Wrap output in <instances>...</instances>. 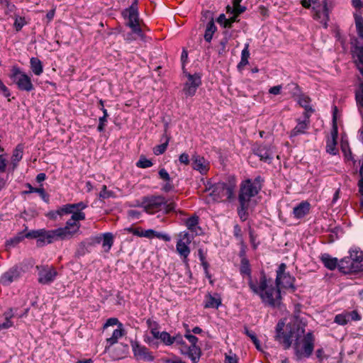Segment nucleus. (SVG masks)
Listing matches in <instances>:
<instances>
[{
    "label": "nucleus",
    "mask_w": 363,
    "mask_h": 363,
    "mask_svg": "<svg viewBox=\"0 0 363 363\" xmlns=\"http://www.w3.org/2000/svg\"><path fill=\"white\" fill-rule=\"evenodd\" d=\"M306 323L298 316H294L286 324L280 320L276 326L275 340L285 350L294 343L295 354L298 359L308 357L314 348V335L312 332H305Z\"/></svg>",
    "instance_id": "nucleus-1"
},
{
    "label": "nucleus",
    "mask_w": 363,
    "mask_h": 363,
    "mask_svg": "<svg viewBox=\"0 0 363 363\" xmlns=\"http://www.w3.org/2000/svg\"><path fill=\"white\" fill-rule=\"evenodd\" d=\"M248 285L252 292L258 296L264 304L272 307L280 305L281 301L280 289L272 279H267L264 275H261L259 279L250 277Z\"/></svg>",
    "instance_id": "nucleus-2"
},
{
    "label": "nucleus",
    "mask_w": 363,
    "mask_h": 363,
    "mask_svg": "<svg viewBox=\"0 0 363 363\" xmlns=\"http://www.w3.org/2000/svg\"><path fill=\"white\" fill-rule=\"evenodd\" d=\"M143 208V211L149 214H154L161 210L168 213L174 209L173 202L168 203L162 196H151L144 197L140 204L138 205Z\"/></svg>",
    "instance_id": "nucleus-3"
},
{
    "label": "nucleus",
    "mask_w": 363,
    "mask_h": 363,
    "mask_svg": "<svg viewBox=\"0 0 363 363\" xmlns=\"http://www.w3.org/2000/svg\"><path fill=\"white\" fill-rule=\"evenodd\" d=\"M208 191L209 193L206 197V202L211 203L230 199L233 196L234 187L225 183H217L209 188Z\"/></svg>",
    "instance_id": "nucleus-4"
},
{
    "label": "nucleus",
    "mask_w": 363,
    "mask_h": 363,
    "mask_svg": "<svg viewBox=\"0 0 363 363\" xmlns=\"http://www.w3.org/2000/svg\"><path fill=\"white\" fill-rule=\"evenodd\" d=\"M261 189L259 177L255 180L246 179L242 182L239 194V201L240 205H247L249 203L252 197L256 196Z\"/></svg>",
    "instance_id": "nucleus-5"
},
{
    "label": "nucleus",
    "mask_w": 363,
    "mask_h": 363,
    "mask_svg": "<svg viewBox=\"0 0 363 363\" xmlns=\"http://www.w3.org/2000/svg\"><path fill=\"white\" fill-rule=\"evenodd\" d=\"M10 78L20 90L30 91L33 89L30 77L17 66L12 67Z\"/></svg>",
    "instance_id": "nucleus-6"
},
{
    "label": "nucleus",
    "mask_w": 363,
    "mask_h": 363,
    "mask_svg": "<svg viewBox=\"0 0 363 363\" xmlns=\"http://www.w3.org/2000/svg\"><path fill=\"white\" fill-rule=\"evenodd\" d=\"M363 260V252L359 248L352 247L350 250V256L340 261V269L344 272H348L355 269L354 264L360 263Z\"/></svg>",
    "instance_id": "nucleus-7"
},
{
    "label": "nucleus",
    "mask_w": 363,
    "mask_h": 363,
    "mask_svg": "<svg viewBox=\"0 0 363 363\" xmlns=\"http://www.w3.org/2000/svg\"><path fill=\"white\" fill-rule=\"evenodd\" d=\"M191 239L188 232L183 231L178 234L176 250L185 264H187L188 257L191 252Z\"/></svg>",
    "instance_id": "nucleus-8"
},
{
    "label": "nucleus",
    "mask_w": 363,
    "mask_h": 363,
    "mask_svg": "<svg viewBox=\"0 0 363 363\" xmlns=\"http://www.w3.org/2000/svg\"><path fill=\"white\" fill-rule=\"evenodd\" d=\"M123 15L125 18L128 19L127 25L132 29L133 32L140 35L142 30L139 24L137 0L123 12Z\"/></svg>",
    "instance_id": "nucleus-9"
},
{
    "label": "nucleus",
    "mask_w": 363,
    "mask_h": 363,
    "mask_svg": "<svg viewBox=\"0 0 363 363\" xmlns=\"http://www.w3.org/2000/svg\"><path fill=\"white\" fill-rule=\"evenodd\" d=\"M286 266L282 263L279 266L277 271L276 285L285 289L294 288V278L290 274L285 273Z\"/></svg>",
    "instance_id": "nucleus-10"
},
{
    "label": "nucleus",
    "mask_w": 363,
    "mask_h": 363,
    "mask_svg": "<svg viewBox=\"0 0 363 363\" xmlns=\"http://www.w3.org/2000/svg\"><path fill=\"white\" fill-rule=\"evenodd\" d=\"M133 355L138 361L152 362L154 360L152 353L144 345H140L138 341L130 342Z\"/></svg>",
    "instance_id": "nucleus-11"
},
{
    "label": "nucleus",
    "mask_w": 363,
    "mask_h": 363,
    "mask_svg": "<svg viewBox=\"0 0 363 363\" xmlns=\"http://www.w3.org/2000/svg\"><path fill=\"white\" fill-rule=\"evenodd\" d=\"M80 224H76L73 221L66 223L65 227L55 229L57 240H65L72 238L79 230Z\"/></svg>",
    "instance_id": "nucleus-12"
},
{
    "label": "nucleus",
    "mask_w": 363,
    "mask_h": 363,
    "mask_svg": "<svg viewBox=\"0 0 363 363\" xmlns=\"http://www.w3.org/2000/svg\"><path fill=\"white\" fill-rule=\"evenodd\" d=\"M188 80L184 84L183 91L186 96H192L196 94L197 88L201 85V80L199 74H190L187 75Z\"/></svg>",
    "instance_id": "nucleus-13"
},
{
    "label": "nucleus",
    "mask_w": 363,
    "mask_h": 363,
    "mask_svg": "<svg viewBox=\"0 0 363 363\" xmlns=\"http://www.w3.org/2000/svg\"><path fill=\"white\" fill-rule=\"evenodd\" d=\"M313 9L314 10V18L326 28L329 19V11L325 0H323L322 4L314 6Z\"/></svg>",
    "instance_id": "nucleus-14"
},
{
    "label": "nucleus",
    "mask_w": 363,
    "mask_h": 363,
    "mask_svg": "<svg viewBox=\"0 0 363 363\" xmlns=\"http://www.w3.org/2000/svg\"><path fill=\"white\" fill-rule=\"evenodd\" d=\"M191 165L194 170L199 172L201 174H206L209 171L210 163L203 157L194 154L191 159Z\"/></svg>",
    "instance_id": "nucleus-15"
},
{
    "label": "nucleus",
    "mask_w": 363,
    "mask_h": 363,
    "mask_svg": "<svg viewBox=\"0 0 363 363\" xmlns=\"http://www.w3.org/2000/svg\"><path fill=\"white\" fill-rule=\"evenodd\" d=\"M336 111L337 108H334V113H333V130L331 132V138H328L327 140L326 144V151L330 155H335L337 152V149L336 148L337 145V127L336 125Z\"/></svg>",
    "instance_id": "nucleus-16"
},
{
    "label": "nucleus",
    "mask_w": 363,
    "mask_h": 363,
    "mask_svg": "<svg viewBox=\"0 0 363 363\" xmlns=\"http://www.w3.org/2000/svg\"><path fill=\"white\" fill-rule=\"evenodd\" d=\"M57 275L55 268L52 267H43L39 269L38 281L43 284H48L54 281Z\"/></svg>",
    "instance_id": "nucleus-17"
},
{
    "label": "nucleus",
    "mask_w": 363,
    "mask_h": 363,
    "mask_svg": "<svg viewBox=\"0 0 363 363\" xmlns=\"http://www.w3.org/2000/svg\"><path fill=\"white\" fill-rule=\"evenodd\" d=\"M179 350L182 354L186 355L191 359L192 363L199 362L201 354V351L199 347L187 346L184 342V345L179 347Z\"/></svg>",
    "instance_id": "nucleus-18"
},
{
    "label": "nucleus",
    "mask_w": 363,
    "mask_h": 363,
    "mask_svg": "<svg viewBox=\"0 0 363 363\" xmlns=\"http://www.w3.org/2000/svg\"><path fill=\"white\" fill-rule=\"evenodd\" d=\"M149 327H150V333L155 339L160 340L165 345H171L174 343L173 337H172L167 332H160L157 328H153L151 325L150 320H147Z\"/></svg>",
    "instance_id": "nucleus-19"
},
{
    "label": "nucleus",
    "mask_w": 363,
    "mask_h": 363,
    "mask_svg": "<svg viewBox=\"0 0 363 363\" xmlns=\"http://www.w3.org/2000/svg\"><path fill=\"white\" fill-rule=\"evenodd\" d=\"M222 303L221 297L218 294H208L205 296L204 307L206 308H218Z\"/></svg>",
    "instance_id": "nucleus-20"
},
{
    "label": "nucleus",
    "mask_w": 363,
    "mask_h": 363,
    "mask_svg": "<svg viewBox=\"0 0 363 363\" xmlns=\"http://www.w3.org/2000/svg\"><path fill=\"white\" fill-rule=\"evenodd\" d=\"M20 277V272L17 268H11L2 274L0 281L5 284H10Z\"/></svg>",
    "instance_id": "nucleus-21"
},
{
    "label": "nucleus",
    "mask_w": 363,
    "mask_h": 363,
    "mask_svg": "<svg viewBox=\"0 0 363 363\" xmlns=\"http://www.w3.org/2000/svg\"><path fill=\"white\" fill-rule=\"evenodd\" d=\"M310 210V203L307 201H302L295 206L293 210L294 218L299 219L306 216Z\"/></svg>",
    "instance_id": "nucleus-22"
},
{
    "label": "nucleus",
    "mask_w": 363,
    "mask_h": 363,
    "mask_svg": "<svg viewBox=\"0 0 363 363\" xmlns=\"http://www.w3.org/2000/svg\"><path fill=\"white\" fill-rule=\"evenodd\" d=\"M125 332L123 324L119 323L117 328L113 331L111 336L106 339V342L108 345V347L117 343L118 340L125 335Z\"/></svg>",
    "instance_id": "nucleus-23"
},
{
    "label": "nucleus",
    "mask_w": 363,
    "mask_h": 363,
    "mask_svg": "<svg viewBox=\"0 0 363 363\" xmlns=\"http://www.w3.org/2000/svg\"><path fill=\"white\" fill-rule=\"evenodd\" d=\"M56 240L55 230H47L44 228L40 229V238L38 240V243H52Z\"/></svg>",
    "instance_id": "nucleus-24"
},
{
    "label": "nucleus",
    "mask_w": 363,
    "mask_h": 363,
    "mask_svg": "<svg viewBox=\"0 0 363 363\" xmlns=\"http://www.w3.org/2000/svg\"><path fill=\"white\" fill-rule=\"evenodd\" d=\"M140 237L147 238L150 239L157 238L167 242H169L171 240V238L168 234L159 233L152 229L141 230Z\"/></svg>",
    "instance_id": "nucleus-25"
},
{
    "label": "nucleus",
    "mask_w": 363,
    "mask_h": 363,
    "mask_svg": "<svg viewBox=\"0 0 363 363\" xmlns=\"http://www.w3.org/2000/svg\"><path fill=\"white\" fill-rule=\"evenodd\" d=\"M307 119L300 121H298L297 125L296 127L291 131L290 133V137H295L300 134H303L306 133V130H307L309 124V116H306Z\"/></svg>",
    "instance_id": "nucleus-26"
},
{
    "label": "nucleus",
    "mask_w": 363,
    "mask_h": 363,
    "mask_svg": "<svg viewBox=\"0 0 363 363\" xmlns=\"http://www.w3.org/2000/svg\"><path fill=\"white\" fill-rule=\"evenodd\" d=\"M324 266L330 270L335 269L337 266L340 267V262L335 257H332L328 254H323L320 257Z\"/></svg>",
    "instance_id": "nucleus-27"
},
{
    "label": "nucleus",
    "mask_w": 363,
    "mask_h": 363,
    "mask_svg": "<svg viewBox=\"0 0 363 363\" xmlns=\"http://www.w3.org/2000/svg\"><path fill=\"white\" fill-rule=\"evenodd\" d=\"M199 218L197 216H192L186 220V225L187 228L195 235H199L201 233V229L198 225Z\"/></svg>",
    "instance_id": "nucleus-28"
},
{
    "label": "nucleus",
    "mask_w": 363,
    "mask_h": 363,
    "mask_svg": "<svg viewBox=\"0 0 363 363\" xmlns=\"http://www.w3.org/2000/svg\"><path fill=\"white\" fill-rule=\"evenodd\" d=\"M257 155L261 160L267 162H270L273 157V152L271 149L265 146L259 147L257 150Z\"/></svg>",
    "instance_id": "nucleus-29"
},
{
    "label": "nucleus",
    "mask_w": 363,
    "mask_h": 363,
    "mask_svg": "<svg viewBox=\"0 0 363 363\" xmlns=\"http://www.w3.org/2000/svg\"><path fill=\"white\" fill-rule=\"evenodd\" d=\"M354 57L359 71L363 75V48H356L354 51Z\"/></svg>",
    "instance_id": "nucleus-30"
},
{
    "label": "nucleus",
    "mask_w": 363,
    "mask_h": 363,
    "mask_svg": "<svg viewBox=\"0 0 363 363\" xmlns=\"http://www.w3.org/2000/svg\"><path fill=\"white\" fill-rule=\"evenodd\" d=\"M30 69L35 75H40L43 72V67L41 61L37 57H31L30 60Z\"/></svg>",
    "instance_id": "nucleus-31"
},
{
    "label": "nucleus",
    "mask_w": 363,
    "mask_h": 363,
    "mask_svg": "<svg viewBox=\"0 0 363 363\" xmlns=\"http://www.w3.org/2000/svg\"><path fill=\"white\" fill-rule=\"evenodd\" d=\"M241 13H238V10L235 6H227L226 14L228 15V23L229 28L232 26V23L238 21V17Z\"/></svg>",
    "instance_id": "nucleus-32"
},
{
    "label": "nucleus",
    "mask_w": 363,
    "mask_h": 363,
    "mask_svg": "<svg viewBox=\"0 0 363 363\" xmlns=\"http://www.w3.org/2000/svg\"><path fill=\"white\" fill-rule=\"evenodd\" d=\"M113 244V235L111 233H104L102 235V247L108 252Z\"/></svg>",
    "instance_id": "nucleus-33"
},
{
    "label": "nucleus",
    "mask_w": 363,
    "mask_h": 363,
    "mask_svg": "<svg viewBox=\"0 0 363 363\" xmlns=\"http://www.w3.org/2000/svg\"><path fill=\"white\" fill-rule=\"evenodd\" d=\"M216 31V26H215V23L213 22V20L211 19L207 24L205 34H204V39L207 42H211V40L213 38V35Z\"/></svg>",
    "instance_id": "nucleus-34"
},
{
    "label": "nucleus",
    "mask_w": 363,
    "mask_h": 363,
    "mask_svg": "<svg viewBox=\"0 0 363 363\" xmlns=\"http://www.w3.org/2000/svg\"><path fill=\"white\" fill-rule=\"evenodd\" d=\"M240 272L242 274H245L248 277V281H250V277H251V269L248 259L246 257H242L240 263Z\"/></svg>",
    "instance_id": "nucleus-35"
},
{
    "label": "nucleus",
    "mask_w": 363,
    "mask_h": 363,
    "mask_svg": "<svg viewBox=\"0 0 363 363\" xmlns=\"http://www.w3.org/2000/svg\"><path fill=\"white\" fill-rule=\"evenodd\" d=\"M311 99L308 96H301L298 99V104L305 108L307 113H313L314 110L310 106Z\"/></svg>",
    "instance_id": "nucleus-36"
},
{
    "label": "nucleus",
    "mask_w": 363,
    "mask_h": 363,
    "mask_svg": "<svg viewBox=\"0 0 363 363\" xmlns=\"http://www.w3.org/2000/svg\"><path fill=\"white\" fill-rule=\"evenodd\" d=\"M354 16L357 33L360 38H363V18L357 13Z\"/></svg>",
    "instance_id": "nucleus-37"
},
{
    "label": "nucleus",
    "mask_w": 363,
    "mask_h": 363,
    "mask_svg": "<svg viewBox=\"0 0 363 363\" xmlns=\"http://www.w3.org/2000/svg\"><path fill=\"white\" fill-rule=\"evenodd\" d=\"M249 57H250L249 44L246 43V44H245V47H244L243 50H242L241 60H240L239 66L247 65L248 64Z\"/></svg>",
    "instance_id": "nucleus-38"
},
{
    "label": "nucleus",
    "mask_w": 363,
    "mask_h": 363,
    "mask_svg": "<svg viewBox=\"0 0 363 363\" xmlns=\"http://www.w3.org/2000/svg\"><path fill=\"white\" fill-rule=\"evenodd\" d=\"M71 213L72 217L69 220L67 221V223H72V221H73L76 224H79V220H83L85 219V214L82 211H77L74 210Z\"/></svg>",
    "instance_id": "nucleus-39"
},
{
    "label": "nucleus",
    "mask_w": 363,
    "mask_h": 363,
    "mask_svg": "<svg viewBox=\"0 0 363 363\" xmlns=\"http://www.w3.org/2000/svg\"><path fill=\"white\" fill-rule=\"evenodd\" d=\"M348 321H350L349 315H347V312L337 314L335 317V322L339 325H344L347 324Z\"/></svg>",
    "instance_id": "nucleus-40"
},
{
    "label": "nucleus",
    "mask_w": 363,
    "mask_h": 363,
    "mask_svg": "<svg viewBox=\"0 0 363 363\" xmlns=\"http://www.w3.org/2000/svg\"><path fill=\"white\" fill-rule=\"evenodd\" d=\"M28 188H29V191H28L29 193L38 192V194L41 196V198L45 202H48V196L45 193L44 189H43V188H34V187H32L30 184H28Z\"/></svg>",
    "instance_id": "nucleus-41"
},
{
    "label": "nucleus",
    "mask_w": 363,
    "mask_h": 363,
    "mask_svg": "<svg viewBox=\"0 0 363 363\" xmlns=\"http://www.w3.org/2000/svg\"><path fill=\"white\" fill-rule=\"evenodd\" d=\"M245 333L252 340V341L255 344L256 348L258 350H261V345H260L259 341L257 339L255 333L250 331L247 328H245Z\"/></svg>",
    "instance_id": "nucleus-42"
},
{
    "label": "nucleus",
    "mask_w": 363,
    "mask_h": 363,
    "mask_svg": "<svg viewBox=\"0 0 363 363\" xmlns=\"http://www.w3.org/2000/svg\"><path fill=\"white\" fill-rule=\"evenodd\" d=\"M74 211V206L72 204H66L57 209L58 215L62 216L63 215L69 214Z\"/></svg>",
    "instance_id": "nucleus-43"
},
{
    "label": "nucleus",
    "mask_w": 363,
    "mask_h": 363,
    "mask_svg": "<svg viewBox=\"0 0 363 363\" xmlns=\"http://www.w3.org/2000/svg\"><path fill=\"white\" fill-rule=\"evenodd\" d=\"M23 157V147L21 145H18L14 150L12 155V160L14 162H18Z\"/></svg>",
    "instance_id": "nucleus-44"
},
{
    "label": "nucleus",
    "mask_w": 363,
    "mask_h": 363,
    "mask_svg": "<svg viewBox=\"0 0 363 363\" xmlns=\"http://www.w3.org/2000/svg\"><path fill=\"white\" fill-rule=\"evenodd\" d=\"M12 315L10 313L5 314V320L4 323H0V331L2 330L8 329L13 326V323L11 320Z\"/></svg>",
    "instance_id": "nucleus-45"
},
{
    "label": "nucleus",
    "mask_w": 363,
    "mask_h": 363,
    "mask_svg": "<svg viewBox=\"0 0 363 363\" xmlns=\"http://www.w3.org/2000/svg\"><path fill=\"white\" fill-rule=\"evenodd\" d=\"M136 165L140 168H147L152 165V162L145 157L141 156L137 162Z\"/></svg>",
    "instance_id": "nucleus-46"
},
{
    "label": "nucleus",
    "mask_w": 363,
    "mask_h": 363,
    "mask_svg": "<svg viewBox=\"0 0 363 363\" xmlns=\"http://www.w3.org/2000/svg\"><path fill=\"white\" fill-rule=\"evenodd\" d=\"M113 196V193L111 191H108L106 186L104 185L102 189L99 193V198L105 199Z\"/></svg>",
    "instance_id": "nucleus-47"
},
{
    "label": "nucleus",
    "mask_w": 363,
    "mask_h": 363,
    "mask_svg": "<svg viewBox=\"0 0 363 363\" xmlns=\"http://www.w3.org/2000/svg\"><path fill=\"white\" fill-rule=\"evenodd\" d=\"M167 147V143H162L161 145H157L154 147L153 152L155 155H160L164 153Z\"/></svg>",
    "instance_id": "nucleus-48"
},
{
    "label": "nucleus",
    "mask_w": 363,
    "mask_h": 363,
    "mask_svg": "<svg viewBox=\"0 0 363 363\" xmlns=\"http://www.w3.org/2000/svg\"><path fill=\"white\" fill-rule=\"evenodd\" d=\"M184 337L189 341L191 346H197L198 338L190 333V330H187Z\"/></svg>",
    "instance_id": "nucleus-49"
},
{
    "label": "nucleus",
    "mask_w": 363,
    "mask_h": 363,
    "mask_svg": "<svg viewBox=\"0 0 363 363\" xmlns=\"http://www.w3.org/2000/svg\"><path fill=\"white\" fill-rule=\"evenodd\" d=\"M127 215H128L129 219L136 220L140 217L141 212H140L137 210H135V209H130L128 211Z\"/></svg>",
    "instance_id": "nucleus-50"
},
{
    "label": "nucleus",
    "mask_w": 363,
    "mask_h": 363,
    "mask_svg": "<svg viewBox=\"0 0 363 363\" xmlns=\"http://www.w3.org/2000/svg\"><path fill=\"white\" fill-rule=\"evenodd\" d=\"M26 24V21L22 17H16L14 22V27L17 31L20 30Z\"/></svg>",
    "instance_id": "nucleus-51"
},
{
    "label": "nucleus",
    "mask_w": 363,
    "mask_h": 363,
    "mask_svg": "<svg viewBox=\"0 0 363 363\" xmlns=\"http://www.w3.org/2000/svg\"><path fill=\"white\" fill-rule=\"evenodd\" d=\"M217 22L224 28H229V24L228 23V17L223 13L218 16Z\"/></svg>",
    "instance_id": "nucleus-52"
},
{
    "label": "nucleus",
    "mask_w": 363,
    "mask_h": 363,
    "mask_svg": "<svg viewBox=\"0 0 363 363\" xmlns=\"http://www.w3.org/2000/svg\"><path fill=\"white\" fill-rule=\"evenodd\" d=\"M247 206H248V204L243 205V206L240 205V208L238 209V215L242 220H245L247 219Z\"/></svg>",
    "instance_id": "nucleus-53"
},
{
    "label": "nucleus",
    "mask_w": 363,
    "mask_h": 363,
    "mask_svg": "<svg viewBox=\"0 0 363 363\" xmlns=\"http://www.w3.org/2000/svg\"><path fill=\"white\" fill-rule=\"evenodd\" d=\"M165 184H164L162 186V190L164 192H169L171 191H173L174 187L172 184V180L169 181H164Z\"/></svg>",
    "instance_id": "nucleus-54"
},
{
    "label": "nucleus",
    "mask_w": 363,
    "mask_h": 363,
    "mask_svg": "<svg viewBox=\"0 0 363 363\" xmlns=\"http://www.w3.org/2000/svg\"><path fill=\"white\" fill-rule=\"evenodd\" d=\"M25 237L27 238H35L39 240L40 238V229L31 230L26 233Z\"/></svg>",
    "instance_id": "nucleus-55"
},
{
    "label": "nucleus",
    "mask_w": 363,
    "mask_h": 363,
    "mask_svg": "<svg viewBox=\"0 0 363 363\" xmlns=\"http://www.w3.org/2000/svg\"><path fill=\"white\" fill-rule=\"evenodd\" d=\"M121 323L116 318H108L106 323L104 324V328H108L109 326H112V325H117Z\"/></svg>",
    "instance_id": "nucleus-56"
},
{
    "label": "nucleus",
    "mask_w": 363,
    "mask_h": 363,
    "mask_svg": "<svg viewBox=\"0 0 363 363\" xmlns=\"http://www.w3.org/2000/svg\"><path fill=\"white\" fill-rule=\"evenodd\" d=\"M359 174H360L361 179H359V181L358 182L359 192L360 193V194L362 196H363V162H362V164L360 170H359Z\"/></svg>",
    "instance_id": "nucleus-57"
},
{
    "label": "nucleus",
    "mask_w": 363,
    "mask_h": 363,
    "mask_svg": "<svg viewBox=\"0 0 363 363\" xmlns=\"http://www.w3.org/2000/svg\"><path fill=\"white\" fill-rule=\"evenodd\" d=\"M99 123L97 129L99 132H102V131H104L106 124L107 123V118L103 117V116L100 117L99 119Z\"/></svg>",
    "instance_id": "nucleus-58"
},
{
    "label": "nucleus",
    "mask_w": 363,
    "mask_h": 363,
    "mask_svg": "<svg viewBox=\"0 0 363 363\" xmlns=\"http://www.w3.org/2000/svg\"><path fill=\"white\" fill-rule=\"evenodd\" d=\"M74 206V210L77 211H82L87 207V203L84 202H79L77 203L72 204Z\"/></svg>",
    "instance_id": "nucleus-59"
},
{
    "label": "nucleus",
    "mask_w": 363,
    "mask_h": 363,
    "mask_svg": "<svg viewBox=\"0 0 363 363\" xmlns=\"http://www.w3.org/2000/svg\"><path fill=\"white\" fill-rule=\"evenodd\" d=\"M180 163L187 165L190 163L189 155L186 153H182L179 157Z\"/></svg>",
    "instance_id": "nucleus-60"
},
{
    "label": "nucleus",
    "mask_w": 363,
    "mask_h": 363,
    "mask_svg": "<svg viewBox=\"0 0 363 363\" xmlns=\"http://www.w3.org/2000/svg\"><path fill=\"white\" fill-rule=\"evenodd\" d=\"M159 175L160 179L164 181H169L171 179L169 173L164 169H161L159 171Z\"/></svg>",
    "instance_id": "nucleus-61"
},
{
    "label": "nucleus",
    "mask_w": 363,
    "mask_h": 363,
    "mask_svg": "<svg viewBox=\"0 0 363 363\" xmlns=\"http://www.w3.org/2000/svg\"><path fill=\"white\" fill-rule=\"evenodd\" d=\"M225 363H238V358L235 354H225Z\"/></svg>",
    "instance_id": "nucleus-62"
},
{
    "label": "nucleus",
    "mask_w": 363,
    "mask_h": 363,
    "mask_svg": "<svg viewBox=\"0 0 363 363\" xmlns=\"http://www.w3.org/2000/svg\"><path fill=\"white\" fill-rule=\"evenodd\" d=\"M281 89H282V86L277 85V86L271 87L269 90V92L273 95H278L281 93Z\"/></svg>",
    "instance_id": "nucleus-63"
},
{
    "label": "nucleus",
    "mask_w": 363,
    "mask_h": 363,
    "mask_svg": "<svg viewBox=\"0 0 363 363\" xmlns=\"http://www.w3.org/2000/svg\"><path fill=\"white\" fill-rule=\"evenodd\" d=\"M356 98L357 101L363 106V83L361 85L360 90L356 94Z\"/></svg>",
    "instance_id": "nucleus-64"
}]
</instances>
